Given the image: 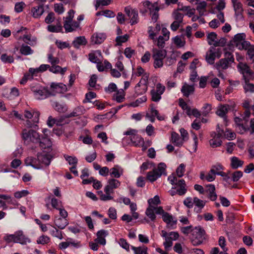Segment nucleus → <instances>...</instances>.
<instances>
[{"label":"nucleus","instance_id":"obj_1","mask_svg":"<svg viewBox=\"0 0 254 254\" xmlns=\"http://www.w3.org/2000/svg\"><path fill=\"white\" fill-rule=\"evenodd\" d=\"M52 156L48 154H42L38 153L37 158L28 157L25 160V164L26 166H31L33 168L37 170H41L44 167H48L51 164Z\"/></svg>","mask_w":254,"mask_h":254},{"label":"nucleus","instance_id":"obj_2","mask_svg":"<svg viewBox=\"0 0 254 254\" xmlns=\"http://www.w3.org/2000/svg\"><path fill=\"white\" fill-rule=\"evenodd\" d=\"M148 206L145 211V214L152 221H154L156 219V212L157 208L160 206H157V205L160 203L159 197L158 195H155L153 198H150L148 200Z\"/></svg>","mask_w":254,"mask_h":254},{"label":"nucleus","instance_id":"obj_3","mask_svg":"<svg viewBox=\"0 0 254 254\" xmlns=\"http://www.w3.org/2000/svg\"><path fill=\"white\" fill-rule=\"evenodd\" d=\"M142 5L144 7V9H140V13L145 14L147 12L148 9L149 10L152 20L154 22H156L159 17L158 11L159 7H158V3L154 2L152 3L149 1L146 0L142 2Z\"/></svg>","mask_w":254,"mask_h":254},{"label":"nucleus","instance_id":"obj_4","mask_svg":"<svg viewBox=\"0 0 254 254\" xmlns=\"http://www.w3.org/2000/svg\"><path fill=\"white\" fill-rule=\"evenodd\" d=\"M166 165L164 163H160L156 168L154 169L152 171L147 174V179L151 182L157 180L162 175H167Z\"/></svg>","mask_w":254,"mask_h":254},{"label":"nucleus","instance_id":"obj_5","mask_svg":"<svg viewBox=\"0 0 254 254\" xmlns=\"http://www.w3.org/2000/svg\"><path fill=\"white\" fill-rule=\"evenodd\" d=\"M31 89L34 93L35 99L37 100H43L50 96L55 95V93L49 91L47 87L39 85L31 86Z\"/></svg>","mask_w":254,"mask_h":254},{"label":"nucleus","instance_id":"obj_6","mask_svg":"<svg viewBox=\"0 0 254 254\" xmlns=\"http://www.w3.org/2000/svg\"><path fill=\"white\" fill-rule=\"evenodd\" d=\"M67 14L68 15L65 17L64 23V27L67 33L72 32L79 27L78 22L72 21L74 14V10L72 9L69 10Z\"/></svg>","mask_w":254,"mask_h":254},{"label":"nucleus","instance_id":"obj_7","mask_svg":"<svg viewBox=\"0 0 254 254\" xmlns=\"http://www.w3.org/2000/svg\"><path fill=\"white\" fill-rule=\"evenodd\" d=\"M157 214L162 215V218L167 226L170 229H174L177 227V220L168 212H165L162 207L160 206L157 208Z\"/></svg>","mask_w":254,"mask_h":254},{"label":"nucleus","instance_id":"obj_8","mask_svg":"<svg viewBox=\"0 0 254 254\" xmlns=\"http://www.w3.org/2000/svg\"><path fill=\"white\" fill-rule=\"evenodd\" d=\"M205 232L200 226L195 227L193 228L191 233V241L193 246L201 245L205 239Z\"/></svg>","mask_w":254,"mask_h":254},{"label":"nucleus","instance_id":"obj_9","mask_svg":"<svg viewBox=\"0 0 254 254\" xmlns=\"http://www.w3.org/2000/svg\"><path fill=\"white\" fill-rule=\"evenodd\" d=\"M246 35L244 33H239L235 35L231 41V44L239 50H244L250 45V42L246 41Z\"/></svg>","mask_w":254,"mask_h":254},{"label":"nucleus","instance_id":"obj_10","mask_svg":"<svg viewBox=\"0 0 254 254\" xmlns=\"http://www.w3.org/2000/svg\"><path fill=\"white\" fill-rule=\"evenodd\" d=\"M234 58L232 53L229 52L225 53V58L222 59L214 64V67L218 70L222 69H226L230 64L233 63Z\"/></svg>","mask_w":254,"mask_h":254},{"label":"nucleus","instance_id":"obj_11","mask_svg":"<svg viewBox=\"0 0 254 254\" xmlns=\"http://www.w3.org/2000/svg\"><path fill=\"white\" fill-rule=\"evenodd\" d=\"M22 138L25 143H37L40 139V136L37 131L33 129H24L22 132Z\"/></svg>","mask_w":254,"mask_h":254},{"label":"nucleus","instance_id":"obj_12","mask_svg":"<svg viewBox=\"0 0 254 254\" xmlns=\"http://www.w3.org/2000/svg\"><path fill=\"white\" fill-rule=\"evenodd\" d=\"M222 54L221 48H215L210 47L205 55V60L207 63L210 64H213L216 58L219 59Z\"/></svg>","mask_w":254,"mask_h":254},{"label":"nucleus","instance_id":"obj_13","mask_svg":"<svg viewBox=\"0 0 254 254\" xmlns=\"http://www.w3.org/2000/svg\"><path fill=\"white\" fill-rule=\"evenodd\" d=\"M237 67L239 71L243 74L245 81H248L254 79V73L246 64L240 63L238 64Z\"/></svg>","mask_w":254,"mask_h":254},{"label":"nucleus","instance_id":"obj_14","mask_svg":"<svg viewBox=\"0 0 254 254\" xmlns=\"http://www.w3.org/2000/svg\"><path fill=\"white\" fill-rule=\"evenodd\" d=\"M172 15L174 21L171 24L170 28L172 31H176L183 23L184 15L177 9L173 12Z\"/></svg>","mask_w":254,"mask_h":254},{"label":"nucleus","instance_id":"obj_15","mask_svg":"<svg viewBox=\"0 0 254 254\" xmlns=\"http://www.w3.org/2000/svg\"><path fill=\"white\" fill-rule=\"evenodd\" d=\"M156 89H152L150 92L152 101L158 102L161 99V95L164 93L165 87L160 83L156 85Z\"/></svg>","mask_w":254,"mask_h":254},{"label":"nucleus","instance_id":"obj_16","mask_svg":"<svg viewBox=\"0 0 254 254\" xmlns=\"http://www.w3.org/2000/svg\"><path fill=\"white\" fill-rule=\"evenodd\" d=\"M37 143L43 152H49L52 150V143L48 136H40Z\"/></svg>","mask_w":254,"mask_h":254},{"label":"nucleus","instance_id":"obj_17","mask_svg":"<svg viewBox=\"0 0 254 254\" xmlns=\"http://www.w3.org/2000/svg\"><path fill=\"white\" fill-rule=\"evenodd\" d=\"M231 2L235 12V16L238 19H242L244 12L242 3L239 0H231Z\"/></svg>","mask_w":254,"mask_h":254},{"label":"nucleus","instance_id":"obj_18","mask_svg":"<svg viewBox=\"0 0 254 254\" xmlns=\"http://www.w3.org/2000/svg\"><path fill=\"white\" fill-rule=\"evenodd\" d=\"M121 185V182L114 178L108 181L107 185L104 188V192H108L110 195L114 193V190L118 188Z\"/></svg>","mask_w":254,"mask_h":254},{"label":"nucleus","instance_id":"obj_19","mask_svg":"<svg viewBox=\"0 0 254 254\" xmlns=\"http://www.w3.org/2000/svg\"><path fill=\"white\" fill-rule=\"evenodd\" d=\"M131 144L135 147H142V149L145 150L146 147L144 146V139L139 135L136 134L129 136Z\"/></svg>","mask_w":254,"mask_h":254},{"label":"nucleus","instance_id":"obj_20","mask_svg":"<svg viewBox=\"0 0 254 254\" xmlns=\"http://www.w3.org/2000/svg\"><path fill=\"white\" fill-rule=\"evenodd\" d=\"M15 240L16 243H19L21 245H26L31 242L30 239L24 235L22 231H18L14 233Z\"/></svg>","mask_w":254,"mask_h":254},{"label":"nucleus","instance_id":"obj_21","mask_svg":"<svg viewBox=\"0 0 254 254\" xmlns=\"http://www.w3.org/2000/svg\"><path fill=\"white\" fill-rule=\"evenodd\" d=\"M223 132V130L218 131V133H213L211 134V136L213 138L209 140V143L210 146L213 148H215L220 146L222 144V141L220 139V136L222 133Z\"/></svg>","mask_w":254,"mask_h":254},{"label":"nucleus","instance_id":"obj_22","mask_svg":"<svg viewBox=\"0 0 254 254\" xmlns=\"http://www.w3.org/2000/svg\"><path fill=\"white\" fill-rule=\"evenodd\" d=\"M51 91V92L55 93V95L56 93H64L67 91L66 86L62 83H52L50 86Z\"/></svg>","mask_w":254,"mask_h":254},{"label":"nucleus","instance_id":"obj_23","mask_svg":"<svg viewBox=\"0 0 254 254\" xmlns=\"http://www.w3.org/2000/svg\"><path fill=\"white\" fill-rule=\"evenodd\" d=\"M97 238L95 240V242L101 245H105L106 241L105 238L108 235L107 230H100L97 233Z\"/></svg>","mask_w":254,"mask_h":254},{"label":"nucleus","instance_id":"obj_24","mask_svg":"<svg viewBox=\"0 0 254 254\" xmlns=\"http://www.w3.org/2000/svg\"><path fill=\"white\" fill-rule=\"evenodd\" d=\"M54 224L58 228L64 229L68 224V221L66 218L60 217L58 216H55L54 219Z\"/></svg>","mask_w":254,"mask_h":254},{"label":"nucleus","instance_id":"obj_25","mask_svg":"<svg viewBox=\"0 0 254 254\" xmlns=\"http://www.w3.org/2000/svg\"><path fill=\"white\" fill-rule=\"evenodd\" d=\"M146 80L141 79L135 86L134 90L136 96L145 93L147 89Z\"/></svg>","mask_w":254,"mask_h":254},{"label":"nucleus","instance_id":"obj_26","mask_svg":"<svg viewBox=\"0 0 254 254\" xmlns=\"http://www.w3.org/2000/svg\"><path fill=\"white\" fill-rule=\"evenodd\" d=\"M230 109V106L228 105H220L218 107L216 114L219 117L224 119L225 121H226V114Z\"/></svg>","mask_w":254,"mask_h":254},{"label":"nucleus","instance_id":"obj_27","mask_svg":"<svg viewBox=\"0 0 254 254\" xmlns=\"http://www.w3.org/2000/svg\"><path fill=\"white\" fill-rule=\"evenodd\" d=\"M194 211L197 213H200L204 207L206 201L202 200L197 197H193Z\"/></svg>","mask_w":254,"mask_h":254},{"label":"nucleus","instance_id":"obj_28","mask_svg":"<svg viewBox=\"0 0 254 254\" xmlns=\"http://www.w3.org/2000/svg\"><path fill=\"white\" fill-rule=\"evenodd\" d=\"M89 61L95 64L99 63L102 60V56L100 51L96 50L90 53L89 55Z\"/></svg>","mask_w":254,"mask_h":254},{"label":"nucleus","instance_id":"obj_29","mask_svg":"<svg viewBox=\"0 0 254 254\" xmlns=\"http://www.w3.org/2000/svg\"><path fill=\"white\" fill-rule=\"evenodd\" d=\"M106 38V35L103 33H95L91 37V42L94 44H100Z\"/></svg>","mask_w":254,"mask_h":254},{"label":"nucleus","instance_id":"obj_30","mask_svg":"<svg viewBox=\"0 0 254 254\" xmlns=\"http://www.w3.org/2000/svg\"><path fill=\"white\" fill-rule=\"evenodd\" d=\"M40 113L39 111H35L33 112L28 111H24V117L27 119H31L33 118V122L34 123H38L39 122Z\"/></svg>","mask_w":254,"mask_h":254},{"label":"nucleus","instance_id":"obj_31","mask_svg":"<svg viewBox=\"0 0 254 254\" xmlns=\"http://www.w3.org/2000/svg\"><path fill=\"white\" fill-rule=\"evenodd\" d=\"M167 55L166 51L163 49L154 48L152 50L153 59H158L163 60Z\"/></svg>","mask_w":254,"mask_h":254},{"label":"nucleus","instance_id":"obj_32","mask_svg":"<svg viewBox=\"0 0 254 254\" xmlns=\"http://www.w3.org/2000/svg\"><path fill=\"white\" fill-rule=\"evenodd\" d=\"M123 170L119 165H115L110 169V175L112 177L119 178L123 175Z\"/></svg>","mask_w":254,"mask_h":254},{"label":"nucleus","instance_id":"obj_33","mask_svg":"<svg viewBox=\"0 0 254 254\" xmlns=\"http://www.w3.org/2000/svg\"><path fill=\"white\" fill-rule=\"evenodd\" d=\"M32 15L34 18H39L44 13V9L42 5L34 6L31 8Z\"/></svg>","mask_w":254,"mask_h":254},{"label":"nucleus","instance_id":"obj_34","mask_svg":"<svg viewBox=\"0 0 254 254\" xmlns=\"http://www.w3.org/2000/svg\"><path fill=\"white\" fill-rule=\"evenodd\" d=\"M207 187L208 189L206 191L207 193H208V197L211 201L216 200L217 198V195L215 192V187L214 185L209 184L207 186Z\"/></svg>","mask_w":254,"mask_h":254},{"label":"nucleus","instance_id":"obj_35","mask_svg":"<svg viewBox=\"0 0 254 254\" xmlns=\"http://www.w3.org/2000/svg\"><path fill=\"white\" fill-rule=\"evenodd\" d=\"M85 112V109L83 106H78L74 108L73 110L67 116V117L71 118L73 117H77L84 114Z\"/></svg>","mask_w":254,"mask_h":254},{"label":"nucleus","instance_id":"obj_36","mask_svg":"<svg viewBox=\"0 0 254 254\" xmlns=\"http://www.w3.org/2000/svg\"><path fill=\"white\" fill-rule=\"evenodd\" d=\"M51 227L49 229L50 234L54 237H56L60 240L63 239V232L58 230L55 226L48 224Z\"/></svg>","mask_w":254,"mask_h":254},{"label":"nucleus","instance_id":"obj_37","mask_svg":"<svg viewBox=\"0 0 254 254\" xmlns=\"http://www.w3.org/2000/svg\"><path fill=\"white\" fill-rule=\"evenodd\" d=\"M171 140L172 142L177 146H181L184 143L183 139L180 137L178 133L173 132L171 134Z\"/></svg>","mask_w":254,"mask_h":254},{"label":"nucleus","instance_id":"obj_38","mask_svg":"<svg viewBox=\"0 0 254 254\" xmlns=\"http://www.w3.org/2000/svg\"><path fill=\"white\" fill-rule=\"evenodd\" d=\"M194 91L193 86L190 85L185 83L182 87L181 92L186 97H189L190 95L192 94Z\"/></svg>","mask_w":254,"mask_h":254},{"label":"nucleus","instance_id":"obj_39","mask_svg":"<svg viewBox=\"0 0 254 254\" xmlns=\"http://www.w3.org/2000/svg\"><path fill=\"white\" fill-rule=\"evenodd\" d=\"M231 167L232 169H237L244 164V161L240 160L238 157L233 156L230 158Z\"/></svg>","mask_w":254,"mask_h":254},{"label":"nucleus","instance_id":"obj_40","mask_svg":"<svg viewBox=\"0 0 254 254\" xmlns=\"http://www.w3.org/2000/svg\"><path fill=\"white\" fill-rule=\"evenodd\" d=\"M96 66L98 70L100 72L104 71L105 69H110L112 68L111 64L107 60H105L104 63L101 61L96 64Z\"/></svg>","mask_w":254,"mask_h":254},{"label":"nucleus","instance_id":"obj_41","mask_svg":"<svg viewBox=\"0 0 254 254\" xmlns=\"http://www.w3.org/2000/svg\"><path fill=\"white\" fill-rule=\"evenodd\" d=\"M131 249L134 254H148V248L145 246L139 247L131 246Z\"/></svg>","mask_w":254,"mask_h":254},{"label":"nucleus","instance_id":"obj_42","mask_svg":"<svg viewBox=\"0 0 254 254\" xmlns=\"http://www.w3.org/2000/svg\"><path fill=\"white\" fill-rule=\"evenodd\" d=\"M87 41L84 36L77 37L72 42L73 46L76 48H79L81 45H85Z\"/></svg>","mask_w":254,"mask_h":254},{"label":"nucleus","instance_id":"obj_43","mask_svg":"<svg viewBox=\"0 0 254 254\" xmlns=\"http://www.w3.org/2000/svg\"><path fill=\"white\" fill-rule=\"evenodd\" d=\"M198 2V0L197 1ZM197 5L196 7V9L199 13V16H201L205 14L206 12V3L204 1H201L200 2H197Z\"/></svg>","mask_w":254,"mask_h":254},{"label":"nucleus","instance_id":"obj_44","mask_svg":"<svg viewBox=\"0 0 254 254\" xmlns=\"http://www.w3.org/2000/svg\"><path fill=\"white\" fill-rule=\"evenodd\" d=\"M125 93L123 89H120L114 94L113 98L118 103H121L125 100Z\"/></svg>","mask_w":254,"mask_h":254},{"label":"nucleus","instance_id":"obj_45","mask_svg":"<svg viewBox=\"0 0 254 254\" xmlns=\"http://www.w3.org/2000/svg\"><path fill=\"white\" fill-rule=\"evenodd\" d=\"M235 129L238 133L242 134L249 130L250 127L248 125L243 123L236 126Z\"/></svg>","mask_w":254,"mask_h":254},{"label":"nucleus","instance_id":"obj_46","mask_svg":"<svg viewBox=\"0 0 254 254\" xmlns=\"http://www.w3.org/2000/svg\"><path fill=\"white\" fill-rule=\"evenodd\" d=\"M116 241L119 244V245L124 249L126 250L127 252L129 251V248H131V246L127 241V240L124 238H120L118 240L117 239Z\"/></svg>","mask_w":254,"mask_h":254},{"label":"nucleus","instance_id":"obj_47","mask_svg":"<svg viewBox=\"0 0 254 254\" xmlns=\"http://www.w3.org/2000/svg\"><path fill=\"white\" fill-rule=\"evenodd\" d=\"M20 52L21 54L27 56L32 54L33 51L29 46L22 44L20 49Z\"/></svg>","mask_w":254,"mask_h":254},{"label":"nucleus","instance_id":"obj_48","mask_svg":"<svg viewBox=\"0 0 254 254\" xmlns=\"http://www.w3.org/2000/svg\"><path fill=\"white\" fill-rule=\"evenodd\" d=\"M98 194L100 196V200L106 201L113 199V196L108 192L104 193L102 190L98 191Z\"/></svg>","mask_w":254,"mask_h":254},{"label":"nucleus","instance_id":"obj_49","mask_svg":"<svg viewBox=\"0 0 254 254\" xmlns=\"http://www.w3.org/2000/svg\"><path fill=\"white\" fill-rule=\"evenodd\" d=\"M244 50H247L248 58L253 62H254V45L250 43V45Z\"/></svg>","mask_w":254,"mask_h":254},{"label":"nucleus","instance_id":"obj_50","mask_svg":"<svg viewBox=\"0 0 254 254\" xmlns=\"http://www.w3.org/2000/svg\"><path fill=\"white\" fill-rule=\"evenodd\" d=\"M208 43L209 45H213L217 41V34L215 32H211L207 36Z\"/></svg>","mask_w":254,"mask_h":254},{"label":"nucleus","instance_id":"obj_51","mask_svg":"<svg viewBox=\"0 0 254 254\" xmlns=\"http://www.w3.org/2000/svg\"><path fill=\"white\" fill-rule=\"evenodd\" d=\"M147 101V97L146 96H142L140 98L136 99L134 102L131 103L129 106L133 107H136L140 104L145 102Z\"/></svg>","mask_w":254,"mask_h":254},{"label":"nucleus","instance_id":"obj_52","mask_svg":"<svg viewBox=\"0 0 254 254\" xmlns=\"http://www.w3.org/2000/svg\"><path fill=\"white\" fill-rule=\"evenodd\" d=\"M47 29L49 31L51 32H60L62 30V26L60 23H58L56 25H48Z\"/></svg>","mask_w":254,"mask_h":254},{"label":"nucleus","instance_id":"obj_53","mask_svg":"<svg viewBox=\"0 0 254 254\" xmlns=\"http://www.w3.org/2000/svg\"><path fill=\"white\" fill-rule=\"evenodd\" d=\"M64 158L68 162L69 165L76 166L78 160L76 157L64 155Z\"/></svg>","mask_w":254,"mask_h":254},{"label":"nucleus","instance_id":"obj_54","mask_svg":"<svg viewBox=\"0 0 254 254\" xmlns=\"http://www.w3.org/2000/svg\"><path fill=\"white\" fill-rule=\"evenodd\" d=\"M50 241V237L43 235L40 236L37 240L36 242L38 244L45 245L49 243Z\"/></svg>","mask_w":254,"mask_h":254},{"label":"nucleus","instance_id":"obj_55","mask_svg":"<svg viewBox=\"0 0 254 254\" xmlns=\"http://www.w3.org/2000/svg\"><path fill=\"white\" fill-rule=\"evenodd\" d=\"M174 43L178 48H182L184 46L185 41L179 36H176L174 38Z\"/></svg>","mask_w":254,"mask_h":254},{"label":"nucleus","instance_id":"obj_56","mask_svg":"<svg viewBox=\"0 0 254 254\" xmlns=\"http://www.w3.org/2000/svg\"><path fill=\"white\" fill-rule=\"evenodd\" d=\"M211 110L212 106L211 104H205L201 109V114L205 117L210 112Z\"/></svg>","mask_w":254,"mask_h":254},{"label":"nucleus","instance_id":"obj_57","mask_svg":"<svg viewBox=\"0 0 254 254\" xmlns=\"http://www.w3.org/2000/svg\"><path fill=\"white\" fill-rule=\"evenodd\" d=\"M129 36L127 34H125L124 36H118L116 37V41L118 46L122 45L123 43H125L128 40Z\"/></svg>","mask_w":254,"mask_h":254},{"label":"nucleus","instance_id":"obj_58","mask_svg":"<svg viewBox=\"0 0 254 254\" xmlns=\"http://www.w3.org/2000/svg\"><path fill=\"white\" fill-rule=\"evenodd\" d=\"M250 80L245 81V84L243 86L244 89L245 90V92H254V84L249 83Z\"/></svg>","mask_w":254,"mask_h":254},{"label":"nucleus","instance_id":"obj_59","mask_svg":"<svg viewBox=\"0 0 254 254\" xmlns=\"http://www.w3.org/2000/svg\"><path fill=\"white\" fill-rule=\"evenodd\" d=\"M130 21L131 25H133L137 23L138 21V11L136 10L133 11V12L130 14Z\"/></svg>","mask_w":254,"mask_h":254},{"label":"nucleus","instance_id":"obj_60","mask_svg":"<svg viewBox=\"0 0 254 254\" xmlns=\"http://www.w3.org/2000/svg\"><path fill=\"white\" fill-rule=\"evenodd\" d=\"M224 134L225 138L228 140H233L235 139L236 136V133L228 129H226Z\"/></svg>","mask_w":254,"mask_h":254},{"label":"nucleus","instance_id":"obj_61","mask_svg":"<svg viewBox=\"0 0 254 254\" xmlns=\"http://www.w3.org/2000/svg\"><path fill=\"white\" fill-rule=\"evenodd\" d=\"M55 43L58 48L61 50L69 47V44L66 42L57 40Z\"/></svg>","mask_w":254,"mask_h":254},{"label":"nucleus","instance_id":"obj_62","mask_svg":"<svg viewBox=\"0 0 254 254\" xmlns=\"http://www.w3.org/2000/svg\"><path fill=\"white\" fill-rule=\"evenodd\" d=\"M51 203L52 207L57 210L63 207L62 202L56 198H52Z\"/></svg>","mask_w":254,"mask_h":254},{"label":"nucleus","instance_id":"obj_63","mask_svg":"<svg viewBox=\"0 0 254 254\" xmlns=\"http://www.w3.org/2000/svg\"><path fill=\"white\" fill-rule=\"evenodd\" d=\"M1 60L4 63H12L14 62L13 58L11 56L4 54L1 56Z\"/></svg>","mask_w":254,"mask_h":254},{"label":"nucleus","instance_id":"obj_64","mask_svg":"<svg viewBox=\"0 0 254 254\" xmlns=\"http://www.w3.org/2000/svg\"><path fill=\"white\" fill-rule=\"evenodd\" d=\"M33 78V76L32 74L28 71V72L25 73L24 75V76L21 80L20 83L21 84H25L28 80H31Z\"/></svg>","mask_w":254,"mask_h":254}]
</instances>
